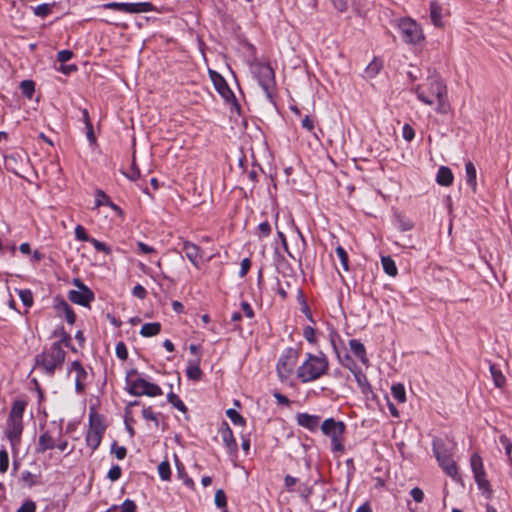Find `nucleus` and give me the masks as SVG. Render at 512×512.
<instances>
[{
    "instance_id": "1",
    "label": "nucleus",
    "mask_w": 512,
    "mask_h": 512,
    "mask_svg": "<svg viewBox=\"0 0 512 512\" xmlns=\"http://www.w3.org/2000/svg\"><path fill=\"white\" fill-rule=\"evenodd\" d=\"M414 92L425 105L436 104V112L447 114L450 111V103L447 96V87L440 76L433 74L428 76L424 82L414 88Z\"/></svg>"
},
{
    "instance_id": "2",
    "label": "nucleus",
    "mask_w": 512,
    "mask_h": 512,
    "mask_svg": "<svg viewBox=\"0 0 512 512\" xmlns=\"http://www.w3.org/2000/svg\"><path fill=\"white\" fill-rule=\"evenodd\" d=\"M328 362L323 354H309L306 361L298 368L297 376L302 382H310L326 373Z\"/></svg>"
},
{
    "instance_id": "3",
    "label": "nucleus",
    "mask_w": 512,
    "mask_h": 512,
    "mask_svg": "<svg viewBox=\"0 0 512 512\" xmlns=\"http://www.w3.org/2000/svg\"><path fill=\"white\" fill-rule=\"evenodd\" d=\"M126 390L134 396H149L155 397L162 395L161 388L151 382H148L142 377H138L136 370H131L126 375Z\"/></svg>"
},
{
    "instance_id": "4",
    "label": "nucleus",
    "mask_w": 512,
    "mask_h": 512,
    "mask_svg": "<svg viewBox=\"0 0 512 512\" xmlns=\"http://www.w3.org/2000/svg\"><path fill=\"white\" fill-rule=\"evenodd\" d=\"M65 351L59 342H55L51 347L36 356V366L41 367L47 374L52 375L54 371L61 367L65 359Z\"/></svg>"
},
{
    "instance_id": "5",
    "label": "nucleus",
    "mask_w": 512,
    "mask_h": 512,
    "mask_svg": "<svg viewBox=\"0 0 512 512\" xmlns=\"http://www.w3.org/2000/svg\"><path fill=\"white\" fill-rule=\"evenodd\" d=\"M346 426L342 421H336L333 418H328L323 421L321 425V430L324 435L331 439V446L333 452L344 451L343 446V434L345 432Z\"/></svg>"
},
{
    "instance_id": "6",
    "label": "nucleus",
    "mask_w": 512,
    "mask_h": 512,
    "mask_svg": "<svg viewBox=\"0 0 512 512\" xmlns=\"http://www.w3.org/2000/svg\"><path fill=\"white\" fill-rule=\"evenodd\" d=\"M395 23L404 42L417 44L424 39L421 27L413 19L401 18L396 20Z\"/></svg>"
},
{
    "instance_id": "7",
    "label": "nucleus",
    "mask_w": 512,
    "mask_h": 512,
    "mask_svg": "<svg viewBox=\"0 0 512 512\" xmlns=\"http://www.w3.org/2000/svg\"><path fill=\"white\" fill-rule=\"evenodd\" d=\"M298 353L296 350L289 348L280 357L277 363V373L281 381L289 378L297 363Z\"/></svg>"
},
{
    "instance_id": "8",
    "label": "nucleus",
    "mask_w": 512,
    "mask_h": 512,
    "mask_svg": "<svg viewBox=\"0 0 512 512\" xmlns=\"http://www.w3.org/2000/svg\"><path fill=\"white\" fill-rule=\"evenodd\" d=\"M434 453L442 469L452 478H456L457 466L452 459V454L438 442H434Z\"/></svg>"
},
{
    "instance_id": "9",
    "label": "nucleus",
    "mask_w": 512,
    "mask_h": 512,
    "mask_svg": "<svg viewBox=\"0 0 512 512\" xmlns=\"http://www.w3.org/2000/svg\"><path fill=\"white\" fill-rule=\"evenodd\" d=\"M103 433L104 426L101 423H91L86 435V443L93 451L100 445Z\"/></svg>"
},
{
    "instance_id": "10",
    "label": "nucleus",
    "mask_w": 512,
    "mask_h": 512,
    "mask_svg": "<svg viewBox=\"0 0 512 512\" xmlns=\"http://www.w3.org/2000/svg\"><path fill=\"white\" fill-rule=\"evenodd\" d=\"M23 430L22 420L8 418L6 436L14 446L19 443L20 435Z\"/></svg>"
},
{
    "instance_id": "11",
    "label": "nucleus",
    "mask_w": 512,
    "mask_h": 512,
    "mask_svg": "<svg viewBox=\"0 0 512 512\" xmlns=\"http://www.w3.org/2000/svg\"><path fill=\"white\" fill-rule=\"evenodd\" d=\"M68 298L75 304L88 306L89 303L94 299V293L89 288L82 290H71L69 292Z\"/></svg>"
},
{
    "instance_id": "12",
    "label": "nucleus",
    "mask_w": 512,
    "mask_h": 512,
    "mask_svg": "<svg viewBox=\"0 0 512 512\" xmlns=\"http://www.w3.org/2000/svg\"><path fill=\"white\" fill-rule=\"evenodd\" d=\"M188 260L196 267L199 268V260L203 257V252L196 244L185 241L182 246Z\"/></svg>"
},
{
    "instance_id": "13",
    "label": "nucleus",
    "mask_w": 512,
    "mask_h": 512,
    "mask_svg": "<svg viewBox=\"0 0 512 512\" xmlns=\"http://www.w3.org/2000/svg\"><path fill=\"white\" fill-rule=\"evenodd\" d=\"M209 73L217 91L221 94L223 98L229 99L233 95V93L231 89L228 87L224 78L215 71L210 70Z\"/></svg>"
},
{
    "instance_id": "14",
    "label": "nucleus",
    "mask_w": 512,
    "mask_h": 512,
    "mask_svg": "<svg viewBox=\"0 0 512 512\" xmlns=\"http://www.w3.org/2000/svg\"><path fill=\"white\" fill-rule=\"evenodd\" d=\"M296 419H297V423L300 426H302L310 431L317 430L318 426H319V422H320V416L311 415L308 413H299V414H297Z\"/></svg>"
},
{
    "instance_id": "15",
    "label": "nucleus",
    "mask_w": 512,
    "mask_h": 512,
    "mask_svg": "<svg viewBox=\"0 0 512 512\" xmlns=\"http://www.w3.org/2000/svg\"><path fill=\"white\" fill-rule=\"evenodd\" d=\"M70 373H75L76 390L82 392L84 390L83 380L87 373L78 361H74L71 365Z\"/></svg>"
},
{
    "instance_id": "16",
    "label": "nucleus",
    "mask_w": 512,
    "mask_h": 512,
    "mask_svg": "<svg viewBox=\"0 0 512 512\" xmlns=\"http://www.w3.org/2000/svg\"><path fill=\"white\" fill-rule=\"evenodd\" d=\"M444 15H445L444 9L440 4H438L437 2H431V4H430V19H431V22L434 24V26L440 27V28L444 26V22H443Z\"/></svg>"
},
{
    "instance_id": "17",
    "label": "nucleus",
    "mask_w": 512,
    "mask_h": 512,
    "mask_svg": "<svg viewBox=\"0 0 512 512\" xmlns=\"http://www.w3.org/2000/svg\"><path fill=\"white\" fill-rule=\"evenodd\" d=\"M453 173L450 168L441 166L438 170L436 181L439 185L448 187L453 183Z\"/></svg>"
},
{
    "instance_id": "18",
    "label": "nucleus",
    "mask_w": 512,
    "mask_h": 512,
    "mask_svg": "<svg viewBox=\"0 0 512 512\" xmlns=\"http://www.w3.org/2000/svg\"><path fill=\"white\" fill-rule=\"evenodd\" d=\"M200 363V357H197L195 359H191L188 362V367L186 370L187 376L189 379L192 380H200L202 376V371L199 366Z\"/></svg>"
},
{
    "instance_id": "19",
    "label": "nucleus",
    "mask_w": 512,
    "mask_h": 512,
    "mask_svg": "<svg viewBox=\"0 0 512 512\" xmlns=\"http://www.w3.org/2000/svg\"><path fill=\"white\" fill-rule=\"evenodd\" d=\"M349 346H350V349L353 352V354L357 358H359L360 361L363 364H367L368 363V359L366 357L365 347H364V345L360 341L352 339V340L349 341Z\"/></svg>"
},
{
    "instance_id": "20",
    "label": "nucleus",
    "mask_w": 512,
    "mask_h": 512,
    "mask_svg": "<svg viewBox=\"0 0 512 512\" xmlns=\"http://www.w3.org/2000/svg\"><path fill=\"white\" fill-rule=\"evenodd\" d=\"M56 446V442L49 432H44L40 435L38 440L37 451L45 452L46 450L53 449Z\"/></svg>"
},
{
    "instance_id": "21",
    "label": "nucleus",
    "mask_w": 512,
    "mask_h": 512,
    "mask_svg": "<svg viewBox=\"0 0 512 512\" xmlns=\"http://www.w3.org/2000/svg\"><path fill=\"white\" fill-rule=\"evenodd\" d=\"M222 438L225 446L230 454H234L237 451V442L233 436L231 429L227 426L222 431Z\"/></svg>"
},
{
    "instance_id": "22",
    "label": "nucleus",
    "mask_w": 512,
    "mask_h": 512,
    "mask_svg": "<svg viewBox=\"0 0 512 512\" xmlns=\"http://www.w3.org/2000/svg\"><path fill=\"white\" fill-rule=\"evenodd\" d=\"M466 182L471 187L473 192L477 190V175L476 168L472 162H467L465 165Z\"/></svg>"
},
{
    "instance_id": "23",
    "label": "nucleus",
    "mask_w": 512,
    "mask_h": 512,
    "mask_svg": "<svg viewBox=\"0 0 512 512\" xmlns=\"http://www.w3.org/2000/svg\"><path fill=\"white\" fill-rule=\"evenodd\" d=\"M56 308L58 310V312L61 314L63 313L64 316H65V319L66 321L69 323V324H73L75 322V319H76V315L74 313V311L70 308V306L68 305L67 302L65 301H60L57 305H56Z\"/></svg>"
},
{
    "instance_id": "24",
    "label": "nucleus",
    "mask_w": 512,
    "mask_h": 512,
    "mask_svg": "<svg viewBox=\"0 0 512 512\" xmlns=\"http://www.w3.org/2000/svg\"><path fill=\"white\" fill-rule=\"evenodd\" d=\"M478 488L486 495V498H491L492 489L489 481L486 478V473L474 476Z\"/></svg>"
},
{
    "instance_id": "25",
    "label": "nucleus",
    "mask_w": 512,
    "mask_h": 512,
    "mask_svg": "<svg viewBox=\"0 0 512 512\" xmlns=\"http://www.w3.org/2000/svg\"><path fill=\"white\" fill-rule=\"evenodd\" d=\"M161 331V324L158 322L146 323L142 326L140 334L143 337H152L159 334Z\"/></svg>"
},
{
    "instance_id": "26",
    "label": "nucleus",
    "mask_w": 512,
    "mask_h": 512,
    "mask_svg": "<svg viewBox=\"0 0 512 512\" xmlns=\"http://www.w3.org/2000/svg\"><path fill=\"white\" fill-rule=\"evenodd\" d=\"M470 465H471V469L473 471L474 476L481 475V474L485 473L482 458L480 457V455L478 453H474L471 456Z\"/></svg>"
},
{
    "instance_id": "27",
    "label": "nucleus",
    "mask_w": 512,
    "mask_h": 512,
    "mask_svg": "<svg viewBox=\"0 0 512 512\" xmlns=\"http://www.w3.org/2000/svg\"><path fill=\"white\" fill-rule=\"evenodd\" d=\"M490 372L493 382L497 388H502L506 383V378L494 364L490 365Z\"/></svg>"
},
{
    "instance_id": "28",
    "label": "nucleus",
    "mask_w": 512,
    "mask_h": 512,
    "mask_svg": "<svg viewBox=\"0 0 512 512\" xmlns=\"http://www.w3.org/2000/svg\"><path fill=\"white\" fill-rule=\"evenodd\" d=\"M26 407V402L17 400L13 403L12 409L9 414V418L22 420L23 413Z\"/></svg>"
},
{
    "instance_id": "29",
    "label": "nucleus",
    "mask_w": 512,
    "mask_h": 512,
    "mask_svg": "<svg viewBox=\"0 0 512 512\" xmlns=\"http://www.w3.org/2000/svg\"><path fill=\"white\" fill-rule=\"evenodd\" d=\"M260 75L262 77L261 83L265 89L269 87V85L273 82V70L270 66H262L260 68Z\"/></svg>"
},
{
    "instance_id": "30",
    "label": "nucleus",
    "mask_w": 512,
    "mask_h": 512,
    "mask_svg": "<svg viewBox=\"0 0 512 512\" xmlns=\"http://www.w3.org/2000/svg\"><path fill=\"white\" fill-rule=\"evenodd\" d=\"M130 14L145 13L154 10V6L149 2L130 3Z\"/></svg>"
},
{
    "instance_id": "31",
    "label": "nucleus",
    "mask_w": 512,
    "mask_h": 512,
    "mask_svg": "<svg viewBox=\"0 0 512 512\" xmlns=\"http://www.w3.org/2000/svg\"><path fill=\"white\" fill-rule=\"evenodd\" d=\"M381 263L385 273H387L389 276H395L397 274L396 264L390 256L382 257Z\"/></svg>"
},
{
    "instance_id": "32",
    "label": "nucleus",
    "mask_w": 512,
    "mask_h": 512,
    "mask_svg": "<svg viewBox=\"0 0 512 512\" xmlns=\"http://www.w3.org/2000/svg\"><path fill=\"white\" fill-rule=\"evenodd\" d=\"M382 69V61L374 58L369 65L366 67L365 73L369 78L375 77Z\"/></svg>"
},
{
    "instance_id": "33",
    "label": "nucleus",
    "mask_w": 512,
    "mask_h": 512,
    "mask_svg": "<svg viewBox=\"0 0 512 512\" xmlns=\"http://www.w3.org/2000/svg\"><path fill=\"white\" fill-rule=\"evenodd\" d=\"M104 9L120 11L130 14V3L110 2L103 5Z\"/></svg>"
},
{
    "instance_id": "34",
    "label": "nucleus",
    "mask_w": 512,
    "mask_h": 512,
    "mask_svg": "<svg viewBox=\"0 0 512 512\" xmlns=\"http://www.w3.org/2000/svg\"><path fill=\"white\" fill-rule=\"evenodd\" d=\"M391 393L394 399L399 403H403L406 400L405 388L402 384H395L391 388Z\"/></svg>"
},
{
    "instance_id": "35",
    "label": "nucleus",
    "mask_w": 512,
    "mask_h": 512,
    "mask_svg": "<svg viewBox=\"0 0 512 512\" xmlns=\"http://www.w3.org/2000/svg\"><path fill=\"white\" fill-rule=\"evenodd\" d=\"M352 373L355 377L356 382L361 387L362 391L364 393L367 392V390L370 388V386H369V383H368V380H367L365 374H363L360 369H357V370L353 371Z\"/></svg>"
},
{
    "instance_id": "36",
    "label": "nucleus",
    "mask_w": 512,
    "mask_h": 512,
    "mask_svg": "<svg viewBox=\"0 0 512 512\" xmlns=\"http://www.w3.org/2000/svg\"><path fill=\"white\" fill-rule=\"evenodd\" d=\"M20 89L27 98L31 99L35 91V84L31 80H24L20 84Z\"/></svg>"
},
{
    "instance_id": "37",
    "label": "nucleus",
    "mask_w": 512,
    "mask_h": 512,
    "mask_svg": "<svg viewBox=\"0 0 512 512\" xmlns=\"http://www.w3.org/2000/svg\"><path fill=\"white\" fill-rule=\"evenodd\" d=\"M168 402L171 403L176 409L179 411L185 412L186 406L182 402V400L174 393H168L167 395Z\"/></svg>"
},
{
    "instance_id": "38",
    "label": "nucleus",
    "mask_w": 512,
    "mask_h": 512,
    "mask_svg": "<svg viewBox=\"0 0 512 512\" xmlns=\"http://www.w3.org/2000/svg\"><path fill=\"white\" fill-rule=\"evenodd\" d=\"M158 473L162 480H169L171 476L170 465L167 461H163L158 466Z\"/></svg>"
},
{
    "instance_id": "39",
    "label": "nucleus",
    "mask_w": 512,
    "mask_h": 512,
    "mask_svg": "<svg viewBox=\"0 0 512 512\" xmlns=\"http://www.w3.org/2000/svg\"><path fill=\"white\" fill-rule=\"evenodd\" d=\"M336 254L341 262V265H342L344 271H348L349 270L348 255H347V252L345 251V249L341 246H338L336 248Z\"/></svg>"
},
{
    "instance_id": "40",
    "label": "nucleus",
    "mask_w": 512,
    "mask_h": 512,
    "mask_svg": "<svg viewBox=\"0 0 512 512\" xmlns=\"http://www.w3.org/2000/svg\"><path fill=\"white\" fill-rule=\"evenodd\" d=\"M301 126H302L304 129H306V130H308V131L313 132L314 137H315L317 140H319V135H318L316 132H314V131H313V130H314V120H313L310 116L306 115V116L301 120Z\"/></svg>"
},
{
    "instance_id": "41",
    "label": "nucleus",
    "mask_w": 512,
    "mask_h": 512,
    "mask_svg": "<svg viewBox=\"0 0 512 512\" xmlns=\"http://www.w3.org/2000/svg\"><path fill=\"white\" fill-rule=\"evenodd\" d=\"M19 297L23 304L27 307H31L33 304V295L30 290H20Z\"/></svg>"
},
{
    "instance_id": "42",
    "label": "nucleus",
    "mask_w": 512,
    "mask_h": 512,
    "mask_svg": "<svg viewBox=\"0 0 512 512\" xmlns=\"http://www.w3.org/2000/svg\"><path fill=\"white\" fill-rule=\"evenodd\" d=\"M51 5L49 4H41L34 8V14L39 17H46L51 13Z\"/></svg>"
},
{
    "instance_id": "43",
    "label": "nucleus",
    "mask_w": 512,
    "mask_h": 512,
    "mask_svg": "<svg viewBox=\"0 0 512 512\" xmlns=\"http://www.w3.org/2000/svg\"><path fill=\"white\" fill-rule=\"evenodd\" d=\"M107 204H110V198L102 190H97L96 191L95 207L98 208L102 205H107Z\"/></svg>"
},
{
    "instance_id": "44",
    "label": "nucleus",
    "mask_w": 512,
    "mask_h": 512,
    "mask_svg": "<svg viewBox=\"0 0 512 512\" xmlns=\"http://www.w3.org/2000/svg\"><path fill=\"white\" fill-rule=\"evenodd\" d=\"M227 416L234 424L243 425L245 423L244 418L234 409L227 410Z\"/></svg>"
},
{
    "instance_id": "45",
    "label": "nucleus",
    "mask_w": 512,
    "mask_h": 512,
    "mask_svg": "<svg viewBox=\"0 0 512 512\" xmlns=\"http://www.w3.org/2000/svg\"><path fill=\"white\" fill-rule=\"evenodd\" d=\"M9 457L6 450H0V473H5L8 469Z\"/></svg>"
},
{
    "instance_id": "46",
    "label": "nucleus",
    "mask_w": 512,
    "mask_h": 512,
    "mask_svg": "<svg viewBox=\"0 0 512 512\" xmlns=\"http://www.w3.org/2000/svg\"><path fill=\"white\" fill-rule=\"evenodd\" d=\"M227 499L223 490L219 489L215 493V504L219 508H224L226 506Z\"/></svg>"
},
{
    "instance_id": "47",
    "label": "nucleus",
    "mask_w": 512,
    "mask_h": 512,
    "mask_svg": "<svg viewBox=\"0 0 512 512\" xmlns=\"http://www.w3.org/2000/svg\"><path fill=\"white\" fill-rule=\"evenodd\" d=\"M398 225L401 231H409L414 227L413 222L404 217H398Z\"/></svg>"
},
{
    "instance_id": "48",
    "label": "nucleus",
    "mask_w": 512,
    "mask_h": 512,
    "mask_svg": "<svg viewBox=\"0 0 512 512\" xmlns=\"http://www.w3.org/2000/svg\"><path fill=\"white\" fill-rule=\"evenodd\" d=\"M340 361H341L342 365L344 367L348 368L351 372L358 369L355 362L353 361V359L347 354L342 358L340 357Z\"/></svg>"
},
{
    "instance_id": "49",
    "label": "nucleus",
    "mask_w": 512,
    "mask_h": 512,
    "mask_svg": "<svg viewBox=\"0 0 512 512\" xmlns=\"http://www.w3.org/2000/svg\"><path fill=\"white\" fill-rule=\"evenodd\" d=\"M75 236L80 241H87V242H89V240L91 239L88 236V234L86 233V230L84 229V227L81 226V225H77L76 226V228H75Z\"/></svg>"
},
{
    "instance_id": "50",
    "label": "nucleus",
    "mask_w": 512,
    "mask_h": 512,
    "mask_svg": "<svg viewBox=\"0 0 512 512\" xmlns=\"http://www.w3.org/2000/svg\"><path fill=\"white\" fill-rule=\"evenodd\" d=\"M35 475H33L32 473L26 471V472H23L22 475H21V480L22 482L27 485L28 487H31L33 486L35 483H36V480H35Z\"/></svg>"
},
{
    "instance_id": "51",
    "label": "nucleus",
    "mask_w": 512,
    "mask_h": 512,
    "mask_svg": "<svg viewBox=\"0 0 512 512\" xmlns=\"http://www.w3.org/2000/svg\"><path fill=\"white\" fill-rule=\"evenodd\" d=\"M142 416L146 420L154 421L155 425L158 426L159 422H158L157 416L152 411L151 407L144 408L142 410Z\"/></svg>"
},
{
    "instance_id": "52",
    "label": "nucleus",
    "mask_w": 512,
    "mask_h": 512,
    "mask_svg": "<svg viewBox=\"0 0 512 512\" xmlns=\"http://www.w3.org/2000/svg\"><path fill=\"white\" fill-rule=\"evenodd\" d=\"M121 473H122L121 467H120V466H118V465H115V466H113V467L108 471V475H107V477H108L111 481H116V480H118V479L121 477Z\"/></svg>"
},
{
    "instance_id": "53",
    "label": "nucleus",
    "mask_w": 512,
    "mask_h": 512,
    "mask_svg": "<svg viewBox=\"0 0 512 512\" xmlns=\"http://www.w3.org/2000/svg\"><path fill=\"white\" fill-rule=\"evenodd\" d=\"M89 242L95 247L96 250L102 251L105 253H110V248L108 246H106L105 243L100 242L99 240H97L95 238H91L89 240Z\"/></svg>"
},
{
    "instance_id": "54",
    "label": "nucleus",
    "mask_w": 512,
    "mask_h": 512,
    "mask_svg": "<svg viewBox=\"0 0 512 512\" xmlns=\"http://www.w3.org/2000/svg\"><path fill=\"white\" fill-rule=\"evenodd\" d=\"M402 135L406 141H411L415 136L414 129L410 125L405 124L403 126Z\"/></svg>"
},
{
    "instance_id": "55",
    "label": "nucleus",
    "mask_w": 512,
    "mask_h": 512,
    "mask_svg": "<svg viewBox=\"0 0 512 512\" xmlns=\"http://www.w3.org/2000/svg\"><path fill=\"white\" fill-rule=\"evenodd\" d=\"M121 512H136V504L132 500H125L122 503Z\"/></svg>"
},
{
    "instance_id": "56",
    "label": "nucleus",
    "mask_w": 512,
    "mask_h": 512,
    "mask_svg": "<svg viewBox=\"0 0 512 512\" xmlns=\"http://www.w3.org/2000/svg\"><path fill=\"white\" fill-rule=\"evenodd\" d=\"M132 294L139 299H144L147 295V291L142 285L138 284L133 288Z\"/></svg>"
},
{
    "instance_id": "57",
    "label": "nucleus",
    "mask_w": 512,
    "mask_h": 512,
    "mask_svg": "<svg viewBox=\"0 0 512 512\" xmlns=\"http://www.w3.org/2000/svg\"><path fill=\"white\" fill-rule=\"evenodd\" d=\"M258 230L261 237H267L271 233V226L265 221L259 224Z\"/></svg>"
},
{
    "instance_id": "58",
    "label": "nucleus",
    "mask_w": 512,
    "mask_h": 512,
    "mask_svg": "<svg viewBox=\"0 0 512 512\" xmlns=\"http://www.w3.org/2000/svg\"><path fill=\"white\" fill-rule=\"evenodd\" d=\"M73 56V53L70 50H62L58 52L57 60L61 63H65L69 61Z\"/></svg>"
},
{
    "instance_id": "59",
    "label": "nucleus",
    "mask_w": 512,
    "mask_h": 512,
    "mask_svg": "<svg viewBox=\"0 0 512 512\" xmlns=\"http://www.w3.org/2000/svg\"><path fill=\"white\" fill-rule=\"evenodd\" d=\"M410 494H411L412 498L414 499V501H416L417 503H421L423 501L424 493L420 488H418V487L413 488L410 491Z\"/></svg>"
},
{
    "instance_id": "60",
    "label": "nucleus",
    "mask_w": 512,
    "mask_h": 512,
    "mask_svg": "<svg viewBox=\"0 0 512 512\" xmlns=\"http://www.w3.org/2000/svg\"><path fill=\"white\" fill-rule=\"evenodd\" d=\"M36 504L33 501H26L17 512H35Z\"/></svg>"
},
{
    "instance_id": "61",
    "label": "nucleus",
    "mask_w": 512,
    "mask_h": 512,
    "mask_svg": "<svg viewBox=\"0 0 512 512\" xmlns=\"http://www.w3.org/2000/svg\"><path fill=\"white\" fill-rule=\"evenodd\" d=\"M112 452L115 454L116 458L120 460L126 456V448L123 446L118 447L116 444H113Z\"/></svg>"
},
{
    "instance_id": "62",
    "label": "nucleus",
    "mask_w": 512,
    "mask_h": 512,
    "mask_svg": "<svg viewBox=\"0 0 512 512\" xmlns=\"http://www.w3.org/2000/svg\"><path fill=\"white\" fill-rule=\"evenodd\" d=\"M116 354L122 360L127 358L128 353H127V349H126V346L124 345V343L120 342L117 344Z\"/></svg>"
},
{
    "instance_id": "63",
    "label": "nucleus",
    "mask_w": 512,
    "mask_h": 512,
    "mask_svg": "<svg viewBox=\"0 0 512 512\" xmlns=\"http://www.w3.org/2000/svg\"><path fill=\"white\" fill-rule=\"evenodd\" d=\"M137 247L139 251L144 254H151L156 252V250L152 246H149L141 241L137 242Z\"/></svg>"
},
{
    "instance_id": "64",
    "label": "nucleus",
    "mask_w": 512,
    "mask_h": 512,
    "mask_svg": "<svg viewBox=\"0 0 512 512\" xmlns=\"http://www.w3.org/2000/svg\"><path fill=\"white\" fill-rule=\"evenodd\" d=\"M126 176L132 181H135L140 177V170L138 169V167H136L134 161L132 163L130 172L127 173Z\"/></svg>"
}]
</instances>
